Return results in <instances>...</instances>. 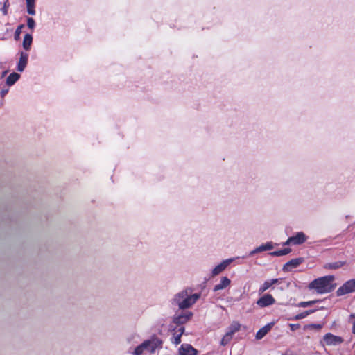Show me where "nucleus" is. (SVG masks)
Masks as SVG:
<instances>
[{"mask_svg": "<svg viewBox=\"0 0 355 355\" xmlns=\"http://www.w3.org/2000/svg\"><path fill=\"white\" fill-rule=\"evenodd\" d=\"M200 297V294H192V290L187 288L175 295L172 299V304L177 305L180 309L184 310L190 308Z\"/></svg>", "mask_w": 355, "mask_h": 355, "instance_id": "1", "label": "nucleus"}, {"mask_svg": "<svg viewBox=\"0 0 355 355\" xmlns=\"http://www.w3.org/2000/svg\"><path fill=\"white\" fill-rule=\"evenodd\" d=\"M334 277L333 275L324 276L314 279L309 284V289H314L319 294L331 292L336 287L333 283Z\"/></svg>", "mask_w": 355, "mask_h": 355, "instance_id": "2", "label": "nucleus"}, {"mask_svg": "<svg viewBox=\"0 0 355 355\" xmlns=\"http://www.w3.org/2000/svg\"><path fill=\"white\" fill-rule=\"evenodd\" d=\"M146 347V350L149 351L153 354L156 349L161 348L162 346V341L157 336H153L150 339L144 341Z\"/></svg>", "mask_w": 355, "mask_h": 355, "instance_id": "3", "label": "nucleus"}, {"mask_svg": "<svg viewBox=\"0 0 355 355\" xmlns=\"http://www.w3.org/2000/svg\"><path fill=\"white\" fill-rule=\"evenodd\" d=\"M355 291V279L347 281L342 286H340L336 291L338 296H342L345 294Z\"/></svg>", "mask_w": 355, "mask_h": 355, "instance_id": "4", "label": "nucleus"}, {"mask_svg": "<svg viewBox=\"0 0 355 355\" xmlns=\"http://www.w3.org/2000/svg\"><path fill=\"white\" fill-rule=\"evenodd\" d=\"M193 316L191 311H182L181 313H176L173 317V322L177 324H183L187 322Z\"/></svg>", "mask_w": 355, "mask_h": 355, "instance_id": "5", "label": "nucleus"}, {"mask_svg": "<svg viewBox=\"0 0 355 355\" xmlns=\"http://www.w3.org/2000/svg\"><path fill=\"white\" fill-rule=\"evenodd\" d=\"M275 302V299L270 294L267 293L261 297L256 303L259 307L264 308L274 304Z\"/></svg>", "mask_w": 355, "mask_h": 355, "instance_id": "6", "label": "nucleus"}, {"mask_svg": "<svg viewBox=\"0 0 355 355\" xmlns=\"http://www.w3.org/2000/svg\"><path fill=\"white\" fill-rule=\"evenodd\" d=\"M235 258H230L227 259L226 260H224L223 262H221L220 264L216 266L213 270H212V276H216L222 272L223 270H225V268L228 266L229 264H230L232 262L234 261Z\"/></svg>", "mask_w": 355, "mask_h": 355, "instance_id": "7", "label": "nucleus"}, {"mask_svg": "<svg viewBox=\"0 0 355 355\" xmlns=\"http://www.w3.org/2000/svg\"><path fill=\"white\" fill-rule=\"evenodd\" d=\"M303 261L304 259L302 257L293 259L284 265L283 270L291 271L293 268H295L299 266Z\"/></svg>", "mask_w": 355, "mask_h": 355, "instance_id": "8", "label": "nucleus"}, {"mask_svg": "<svg viewBox=\"0 0 355 355\" xmlns=\"http://www.w3.org/2000/svg\"><path fill=\"white\" fill-rule=\"evenodd\" d=\"M323 339L326 345H336L343 342L341 337L334 336L330 333L325 334Z\"/></svg>", "mask_w": 355, "mask_h": 355, "instance_id": "9", "label": "nucleus"}, {"mask_svg": "<svg viewBox=\"0 0 355 355\" xmlns=\"http://www.w3.org/2000/svg\"><path fill=\"white\" fill-rule=\"evenodd\" d=\"M180 355H196L197 350L191 345L183 344L179 349Z\"/></svg>", "mask_w": 355, "mask_h": 355, "instance_id": "10", "label": "nucleus"}, {"mask_svg": "<svg viewBox=\"0 0 355 355\" xmlns=\"http://www.w3.org/2000/svg\"><path fill=\"white\" fill-rule=\"evenodd\" d=\"M273 248H274V244H273L272 242H271V241L267 242L266 243L263 244V245L256 248L252 251H251L249 253V256L251 257V256H253L254 254H255L257 253H259V252H263V251H266V250H270Z\"/></svg>", "mask_w": 355, "mask_h": 355, "instance_id": "11", "label": "nucleus"}, {"mask_svg": "<svg viewBox=\"0 0 355 355\" xmlns=\"http://www.w3.org/2000/svg\"><path fill=\"white\" fill-rule=\"evenodd\" d=\"M306 239L307 236L302 232H299L295 235L290 237V241L293 242V245L302 244Z\"/></svg>", "mask_w": 355, "mask_h": 355, "instance_id": "12", "label": "nucleus"}, {"mask_svg": "<svg viewBox=\"0 0 355 355\" xmlns=\"http://www.w3.org/2000/svg\"><path fill=\"white\" fill-rule=\"evenodd\" d=\"M28 54L24 52H21L20 58L17 65V70L22 72L27 65L28 62Z\"/></svg>", "mask_w": 355, "mask_h": 355, "instance_id": "13", "label": "nucleus"}, {"mask_svg": "<svg viewBox=\"0 0 355 355\" xmlns=\"http://www.w3.org/2000/svg\"><path fill=\"white\" fill-rule=\"evenodd\" d=\"M184 332V328L180 327L178 331H175L171 338V342L175 345H178L181 342V336Z\"/></svg>", "mask_w": 355, "mask_h": 355, "instance_id": "14", "label": "nucleus"}, {"mask_svg": "<svg viewBox=\"0 0 355 355\" xmlns=\"http://www.w3.org/2000/svg\"><path fill=\"white\" fill-rule=\"evenodd\" d=\"M347 262L345 261H338L333 263H327L324 266L325 269L329 270H336L338 269L343 266L346 265Z\"/></svg>", "mask_w": 355, "mask_h": 355, "instance_id": "15", "label": "nucleus"}, {"mask_svg": "<svg viewBox=\"0 0 355 355\" xmlns=\"http://www.w3.org/2000/svg\"><path fill=\"white\" fill-rule=\"evenodd\" d=\"M231 283V281L227 277H223L221 278L220 282L214 286V291H217L219 290H222L227 287Z\"/></svg>", "mask_w": 355, "mask_h": 355, "instance_id": "16", "label": "nucleus"}, {"mask_svg": "<svg viewBox=\"0 0 355 355\" xmlns=\"http://www.w3.org/2000/svg\"><path fill=\"white\" fill-rule=\"evenodd\" d=\"M270 328H271V324H268L264 326L263 327H262L261 329H260L257 332L256 338L258 340L263 338L267 334V333L270 331Z\"/></svg>", "mask_w": 355, "mask_h": 355, "instance_id": "17", "label": "nucleus"}, {"mask_svg": "<svg viewBox=\"0 0 355 355\" xmlns=\"http://www.w3.org/2000/svg\"><path fill=\"white\" fill-rule=\"evenodd\" d=\"M20 78V75L17 73H12L6 79V84L8 86L13 85Z\"/></svg>", "mask_w": 355, "mask_h": 355, "instance_id": "18", "label": "nucleus"}, {"mask_svg": "<svg viewBox=\"0 0 355 355\" xmlns=\"http://www.w3.org/2000/svg\"><path fill=\"white\" fill-rule=\"evenodd\" d=\"M33 42V37L31 34H26L23 40V47L25 50L28 51Z\"/></svg>", "mask_w": 355, "mask_h": 355, "instance_id": "19", "label": "nucleus"}, {"mask_svg": "<svg viewBox=\"0 0 355 355\" xmlns=\"http://www.w3.org/2000/svg\"><path fill=\"white\" fill-rule=\"evenodd\" d=\"M27 12L29 15H34L35 14V0H26Z\"/></svg>", "mask_w": 355, "mask_h": 355, "instance_id": "20", "label": "nucleus"}, {"mask_svg": "<svg viewBox=\"0 0 355 355\" xmlns=\"http://www.w3.org/2000/svg\"><path fill=\"white\" fill-rule=\"evenodd\" d=\"M291 252V249L289 248H284L283 250L274 251L270 253L273 257H280L289 254Z\"/></svg>", "mask_w": 355, "mask_h": 355, "instance_id": "21", "label": "nucleus"}, {"mask_svg": "<svg viewBox=\"0 0 355 355\" xmlns=\"http://www.w3.org/2000/svg\"><path fill=\"white\" fill-rule=\"evenodd\" d=\"M239 329H240V324L236 322H234L231 324V325L228 328L227 332L230 333V334L232 336H233L235 332H236L239 330Z\"/></svg>", "mask_w": 355, "mask_h": 355, "instance_id": "22", "label": "nucleus"}, {"mask_svg": "<svg viewBox=\"0 0 355 355\" xmlns=\"http://www.w3.org/2000/svg\"><path fill=\"white\" fill-rule=\"evenodd\" d=\"M144 343L143 342L141 345H138L132 352L133 355H141L144 350H146Z\"/></svg>", "mask_w": 355, "mask_h": 355, "instance_id": "23", "label": "nucleus"}, {"mask_svg": "<svg viewBox=\"0 0 355 355\" xmlns=\"http://www.w3.org/2000/svg\"><path fill=\"white\" fill-rule=\"evenodd\" d=\"M271 286V284L270 283L269 280L266 281L259 288V293L261 294L264 293L266 291H267Z\"/></svg>", "mask_w": 355, "mask_h": 355, "instance_id": "24", "label": "nucleus"}, {"mask_svg": "<svg viewBox=\"0 0 355 355\" xmlns=\"http://www.w3.org/2000/svg\"><path fill=\"white\" fill-rule=\"evenodd\" d=\"M232 336L230 333L227 332L221 340V345L223 346L227 345L232 339Z\"/></svg>", "mask_w": 355, "mask_h": 355, "instance_id": "25", "label": "nucleus"}, {"mask_svg": "<svg viewBox=\"0 0 355 355\" xmlns=\"http://www.w3.org/2000/svg\"><path fill=\"white\" fill-rule=\"evenodd\" d=\"M318 300H312V301H308V302H300L298 304H297V306L299 307H308V306H311L312 304L318 302Z\"/></svg>", "mask_w": 355, "mask_h": 355, "instance_id": "26", "label": "nucleus"}, {"mask_svg": "<svg viewBox=\"0 0 355 355\" xmlns=\"http://www.w3.org/2000/svg\"><path fill=\"white\" fill-rule=\"evenodd\" d=\"M23 27H24V25L21 24V25L17 27V28L16 29L15 33V35H14V37H15V40H18L19 39L20 34L21 33V28Z\"/></svg>", "mask_w": 355, "mask_h": 355, "instance_id": "27", "label": "nucleus"}, {"mask_svg": "<svg viewBox=\"0 0 355 355\" xmlns=\"http://www.w3.org/2000/svg\"><path fill=\"white\" fill-rule=\"evenodd\" d=\"M27 26L29 28L33 29L35 26V20L31 17L28 18Z\"/></svg>", "mask_w": 355, "mask_h": 355, "instance_id": "28", "label": "nucleus"}, {"mask_svg": "<svg viewBox=\"0 0 355 355\" xmlns=\"http://www.w3.org/2000/svg\"><path fill=\"white\" fill-rule=\"evenodd\" d=\"M306 316H307V313L302 312V313L295 315V320H300V319L306 318Z\"/></svg>", "mask_w": 355, "mask_h": 355, "instance_id": "29", "label": "nucleus"}, {"mask_svg": "<svg viewBox=\"0 0 355 355\" xmlns=\"http://www.w3.org/2000/svg\"><path fill=\"white\" fill-rule=\"evenodd\" d=\"M300 327V325L299 324H291L290 328L291 331H295L298 329Z\"/></svg>", "mask_w": 355, "mask_h": 355, "instance_id": "30", "label": "nucleus"}, {"mask_svg": "<svg viewBox=\"0 0 355 355\" xmlns=\"http://www.w3.org/2000/svg\"><path fill=\"white\" fill-rule=\"evenodd\" d=\"M8 92V89L6 88V89H1V92H0V95L2 98H3Z\"/></svg>", "mask_w": 355, "mask_h": 355, "instance_id": "31", "label": "nucleus"}, {"mask_svg": "<svg viewBox=\"0 0 355 355\" xmlns=\"http://www.w3.org/2000/svg\"><path fill=\"white\" fill-rule=\"evenodd\" d=\"M3 15H7L8 13V6H6V3H5L4 6L1 9Z\"/></svg>", "mask_w": 355, "mask_h": 355, "instance_id": "32", "label": "nucleus"}, {"mask_svg": "<svg viewBox=\"0 0 355 355\" xmlns=\"http://www.w3.org/2000/svg\"><path fill=\"white\" fill-rule=\"evenodd\" d=\"M270 283L271 284V286H272L275 284H277L279 282L278 279H272L269 280Z\"/></svg>", "mask_w": 355, "mask_h": 355, "instance_id": "33", "label": "nucleus"}, {"mask_svg": "<svg viewBox=\"0 0 355 355\" xmlns=\"http://www.w3.org/2000/svg\"><path fill=\"white\" fill-rule=\"evenodd\" d=\"M293 245V242L290 241V237L287 239V241L284 243V245Z\"/></svg>", "mask_w": 355, "mask_h": 355, "instance_id": "34", "label": "nucleus"}, {"mask_svg": "<svg viewBox=\"0 0 355 355\" xmlns=\"http://www.w3.org/2000/svg\"><path fill=\"white\" fill-rule=\"evenodd\" d=\"M352 320H354L353 321H352L353 324L352 331L354 334H355V318H353Z\"/></svg>", "mask_w": 355, "mask_h": 355, "instance_id": "35", "label": "nucleus"}, {"mask_svg": "<svg viewBox=\"0 0 355 355\" xmlns=\"http://www.w3.org/2000/svg\"><path fill=\"white\" fill-rule=\"evenodd\" d=\"M315 311V310H309V311H304V313H307V315H309V314L313 313Z\"/></svg>", "mask_w": 355, "mask_h": 355, "instance_id": "36", "label": "nucleus"}, {"mask_svg": "<svg viewBox=\"0 0 355 355\" xmlns=\"http://www.w3.org/2000/svg\"><path fill=\"white\" fill-rule=\"evenodd\" d=\"M7 72H8L7 71H3V72L2 73V74H1V78L4 77V76H6V74L7 73Z\"/></svg>", "mask_w": 355, "mask_h": 355, "instance_id": "37", "label": "nucleus"}, {"mask_svg": "<svg viewBox=\"0 0 355 355\" xmlns=\"http://www.w3.org/2000/svg\"><path fill=\"white\" fill-rule=\"evenodd\" d=\"M355 318V313L350 315V319Z\"/></svg>", "mask_w": 355, "mask_h": 355, "instance_id": "38", "label": "nucleus"}, {"mask_svg": "<svg viewBox=\"0 0 355 355\" xmlns=\"http://www.w3.org/2000/svg\"><path fill=\"white\" fill-rule=\"evenodd\" d=\"M316 327H318V328H320V325L318 324V325H315Z\"/></svg>", "mask_w": 355, "mask_h": 355, "instance_id": "39", "label": "nucleus"}]
</instances>
